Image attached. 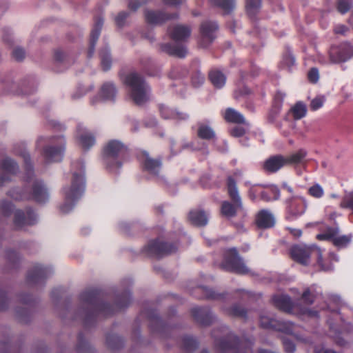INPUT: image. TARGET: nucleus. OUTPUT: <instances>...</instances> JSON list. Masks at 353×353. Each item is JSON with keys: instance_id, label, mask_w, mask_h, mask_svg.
<instances>
[{"instance_id": "nucleus-1", "label": "nucleus", "mask_w": 353, "mask_h": 353, "mask_svg": "<svg viewBox=\"0 0 353 353\" xmlns=\"http://www.w3.org/2000/svg\"><path fill=\"white\" fill-rule=\"evenodd\" d=\"M72 180L70 185L63 188L64 203L61 206L63 213H68L73 208L76 201L80 198L84 191V167L81 161L72 165Z\"/></svg>"}, {"instance_id": "nucleus-2", "label": "nucleus", "mask_w": 353, "mask_h": 353, "mask_svg": "<svg viewBox=\"0 0 353 353\" xmlns=\"http://www.w3.org/2000/svg\"><path fill=\"white\" fill-rule=\"evenodd\" d=\"M23 157L26 164V173L24 180L28 181L32 186L31 195L26 193H20L16 190H12L8 192V195L15 200L26 199L32 197L39 203H44L48 200L49 194L47 189L41 182L34 179L32 166L29 164L30 155L24 152Z\"/></svg>"}, {"instance_id": "nucleus-3", "label": "nucleus", "mask_w": 353, "mask_h": 353, "mask_svg": "<svg viewBox=\"0 0 353 353\" xmlns=\"http://www.w3.org/2000/svg\"><path fill=\"white\" fill-rule=\"evenodd\" d=\"M290 254L295 261L304 265L310 263L311 256H315L322 270L328 271L333 268L330 263L323 262L322 252L319 248L314 245H295L291 248Z\"/></svg>"}, {"instance_id": "nucleus-4", "label": "nucleus", "mask_w": 353, "mask_h": 353, "mask_svg": "<svg viewBox=\"0 0 353 353\" xmlns=\"http://www.w3.org/2000/svg\"><path fill=\"white\" fill-rule=\"evenodd\" d=\"M65 141L62 137L57 139L40 137L37 141V148L43 149V157L46 163L60 161L63 155Z\"/></svg>"}, {"instance_id": "nucleus-5", "label": "nucleus", "mask_w": 353, "mask_h": 353, "mask_svg": "<svg viewBox=\"0 0 353 353\" xmlns=\"http://www.w3.org/2000/svg\"><path fill=\"white\" fill-rule=\"evenodd\" d=\"M124 83L128 88L130 99L136 104L141 105L148 100L149 88L140 74L137 72L128 74L124 79Z\"/></svg>"}, {"instance_id": "nucleus-6", "label": "nucleus", "mask_w": 353, "mask_h": 353, "mask_svg": "<svg viewBox=\"0 0 353 353\" xmlns=\"http://www.w3.org/2000/svg\"><path fill=\"white\" fill-rule=\"evenodd\" d=\"M227 188L228 194L234 203H231L228 201H223L221 211L224 216L231 218L234 216L236 214L242 209V202L236 187V183L231 176L228 178Z\"/></svg>"}, {"instance_id": "nucleus-7", "label": "nucleus", "mask_w": 353, "mask_h": 353, "mask_svg": "<svg viewBox=\"0 0 353 353\" xmlns=\"http://www.w3.org/2000/svg\"><path fill=\"white\" fill-rule=\"evenodd\" d=\"M223 268L237 274H243L248 272V268L238 255L235 248L229 250L226 253Z\"/></svg>"}, {"instance_id": "nucleus-8", "label": "nucleus", "mask_w": 353, "mask_h": 353, "mask_svg": "<svg viewBox=\"0 0 353 353\" xmlns=\"http://www.w3.org/2000/svg\"><path fill=\"white\" fill-rule=\"evenodd\" d=\"M126 151L125 146L119 141H110L103 149L104 161L110 168H113L110 162L123 155Z\"/></svg>"}, {"instance_id": "nucleus-9", "label": "nucleus", "mask_w": 353, "mask_h": 353, "mask_svg": "<svg viewBox=\"0 0 353 353\" xmlns=\"http://www.w3.org/2000/svg\"><path fill=\"white\" fill-rule=\"evenodd\" d=\"M289 216L295 219L303 214L307 208V202L301 195H293L285 201Z\"/></svg>"}, {"instance_id": "nucleus-10", "label": "nucleus", "mask_w": 353, "mask_h": 353, "mask_svg": "<svg viewBox=\"0 0 353 353\" xmlns=\"http://www.w3.org/2000/svg\"><path fill=\"white\" fill-rule=\"evenodd\" d=\"M353 55V47L349 43H341L339 46H333L330 50V59L333 63L344 62Z\"/></svg>"}, {"instance_id": "nucleus-11", "label": "nucleus", "mask_w": 353, "mask_h": 353, "mask_svg": "<svg viewBox=\"0 0 353 353\" xmlns=\"http://www.w3.org/2000/svg\"><path fill=\"white\" fill-rule=\"evenodd\" d=\"M18 170L17 163L8 157L0 161V186H3L11 179V175Z\"/></svg>"}, {"instance_id": "nucleus-12", "label": "nucleus", "mask_w": 353, "mask_h": 353, "mask_svg": "<svg viewBox=\"0 0 353 353\" xmlns=\"http://www.w3.org/2000/svg\"><path fill=\"white\" fill-rule=\"evenodd\" d=\"M191 32V27L185 24H176L170 26L168 30L170 37L179 43L186 42L190 37Z\"/></svg>"}, {"instance_id": "nucleus-13", "label": "nucleus", "mask_w": 353, "mask_h": 353, "mask_svg": "<svg viewBox=\"0 0 353 353\" xmlns=\"http://www.w3.org/2000/svg\"><path fill=\"white\" fill-rule=\"evenodd\" d=\"M14 223L17 228L33 225L37 220V215L30 209L26 211L17 210L14 211Z\"/></svg>"}, {"instance_id": "nucleus-14", "label": "nucleus", "mask_w": 353, "mask_h": 353, "mask_svg": "<svg viewBox=\"0 0 353 353\" xmlns=\"http://www.w3.org/2000/svg\"><path fill=\"white\" fill-rule=\"evenodd\" d=\"M217 28L216 23L212 21H205L201 25V46L206 47L214 39Z\"/></svg>"}, {"instance_id": "nucleus-15", "label": "nucleus", "mask_w": 353, "mask_h": 353, "mask_svg": "<svg viewBox=\"0 0 353 353\" xmlns=\"http://www.w3.org/2000/svg\"><path fill=\"white\" fill-rule=\"evenodd\" d=\"M148 249L151 254L161 256L174 252L176 250V247L172 244L157 241L150 242L148 245Z\"/></svg>"}, {"instance_id": "nucleus-16", "label": "nucleus", "mask_w": 353, "mask_h": 353, "mask_svg": "<svg viewBox=\"0 0 353 353\" xmlns=\"http://www.w3.org/2000/svg\"><path fill=\"white\" fill-rule=\"evenodd\" d=\"M178 14H167L163 12H156L154 10H147L145 11V19L147 23L150 24H160L169 19H176Z\"/></svg>"}, {"instance_id": "nucleus-17", "label": "nucleus", "mask_w": 353, "mask_h": 353, "mask_svg": "<svg viewBox=\"0 0 353 353\" xmlns=\"http://www.w3.org/2000/svg\"><path fill=\"white\" fill-rule=\"evenodd\" d=\"M139 161L144 169L150 174L157 176L159 174L161 165L159 161L150 158L149 154L145 152L140 154Z\"/></svg>"}, {"instance_id": "nucleus-18", "label": "nucleus", "mask_w": 353, "mask_h": 353, "mask_svg": "<svg viewBox=\"0 0 353 353\" xmlns=\"http://www.w3.org/2000/svg\"><path fill=\"white\" fill-rule=\"evenodd\" d=\"M77 138L79 145L84 150H88L95 143L94 135L81 126L78 128Z\"/></svg>"}, {"instance_id": "nucleus-19", "label": "nucleus", "mask_w": 353, "mask_h": 353, "mask_svg": "<svg viewBox=\"0 0 353 353\" xmlns=\"http://www.w3.org/2000/svg\"><path fill=\"white\" fill-rule=\"evenodd\" d=\"M272 301L276 307L285 312H291L294 306L290 301V297L285 294L275 295L272 298Z\"/></svg>"}, {"instance_id": "nucleus-20", "label": "nucleus", "mask_w": 353, "mask_h": 353, "mask_svg": "<svg viewBox=\"0 0 353 353\" xmlns=\"http://www.w3.org/2000/svg\"><path fill=\"white\" fill-rule=\"evenodd\" d=\"M285 165V157L277 155L268 159L265 163L264 168L268 172H274Z\"/></svg>"}, {"instance_id": "nucleus-21", "label": "nucleus", "mask_w": 353, "mask_h": 353, "mask_svg": "<svg viewBox=\"0 0 353 353\" xmlns=\"http://www.w3.org/2000/svg\"><path fill=\"white\" fill-rule=\"evenodd\" d=\"M256 223L259 228H271L274 225V218L268 211L261 210L257 215Z\"/></svg>"}, {"instance_id": "nucleus-22", "label": "nucleus", "mask_w": 353, "mask_h": 353, "mask_svg": "<svg viewBox=\"0 0 353 353\" xmlns=\"http://www.w3.org/2000/svg\"><path fill=\"white\" fill-rule=\"evenodd\" d=\"M161 50L173 56L184 57L187 50L183 45L173 46L170 43H164L161 46Z\"/></svg>"}, {"instance_id": "nucleus-23", "label": "nucleus", "mask_w": 353, "mask_h": 353, "mask_svg": "<svg viewBox=\"0 0 353 353\" xmlns=\"http://www.w3.org/2000/svg\"><path fill=\"white\" fill-rule=\"evenodd\" d=\"M189 219L194 225L198 226H204L208 221L207 214L204 211L199 210L190 211Z\"/></svg>"}, {"instance_id": "nucleus-24", "label": "nucleus", "mask_w": 353, "mask_h": 353, "mask_svg": "<svg viewBox=\"0 0 353 353\" xmlns=\"http://www.w3.org/2000/svg\"><path fill=\"white\" fill-rule=\"evenodd\" d=\"M117 94V89L112 83L107 82L101 86L99 95L104 101H113Z\"/></svg>"}, {"instance_id": "nucleus-25", "label": "nucleus", "mask_w": 353, "mask_h": 353, "mask_svg": "<svg viewBox=\"0 0 353 353\" xmlns=\"http://www.w3.org/2000/svg\"><path fill=\"white\" fill-rule=\"evenodd\" d=\"M159 110L161 115L163 118L168 119H186L188 118V114L185 113L174 112L171 110L169 107L161 105L159 106Z\"/></svg>"}, {"instance_id": "nucleus-26", "label": "nucleus", "mask_w": 353, "mask_h": 353, "mask_svg": "<svg viewBox=\"0 0 353 353\" xmlns=\"http://www.w3.org/2000/svg\"><path fill=\"white\" fill-rule=\"evenodd\" d=\"M224 119L230 123H243L249 126L244 119L243 116L236 110L232 108H228L224 114Z\"/></svg>"}, {"instance_id": "nucleus-27", "label": "nucleus", "mask_w": 353, "mask_h": 353, "mask_svg": "<svg viewBox=\"0 0 353 353\" xmlns=\"http://www.w3.org/2000/svg\"><path fill=\"white\" fill-rule=\"evenodd\" d=\"M213 6L220 8L224 12L230 13L235 7V0H210Z\"/></svg>"}, {"instance_id": "nucleus-28", "label": "nucleus", "mask_w": 353, "mask_h": 353, "mask_svg": "<svg viewBox=\"0 0 353 353\" xmlns=\"http://www.w3.org/2000/svg\"><path fill=\"white\" fill-rule=\"evenodd\" d=\"M307 156V152L304 150H299L296 152L285 157V164H298L302 163Z\"/></svg>"}, {"instance_id": "nucleus-29", "label": "nucleus", "mask_w": 353, "mask_h": 353, "mask_svg": "<svg viewBox=\"0 0 353 353\" xmlns=\"http://www.w3.org/2000/svg\"><path fill=\"white\" fill-rule=\"evenodd\" d=\"M103 24V18H98L94 22V27L90 33V45L92 50H93L94 46L98 40Z\"/></svg>"}, {"instance_id": "nucleus-30", "label": "nucleus", "mask_w": 353, "mask_h": 353, "mask_svg": "<svg viewBox=\"0 0 353 353\" xmlns=\"http://www.w3.org/2000/svg\"><path fill=\"white\" fill-rule=\"evenodd\" d=\"M210 79L214 87L222 88L226 81L225 76L219 70H213L210 73Z\"/></svg>"}, {"instance_id": "nucleus-31", "label": "nucleus", "mask_w": 353, "mask_h": 353, "mask_svg": "<svg viewBox=\"0 0 353 353\" xmlns=\"http://www.w3.org/2000/svg\"><path fill=\"white\" fill-rule=\"evenodd\" d=\"M50 273V270L48 268L42 266L37 265L34 267V269L29 276L28 279L32 281H37L39 279H43L47 276L48 274Z\"/></svg>"}, {"instance_id": "nucleus-32", "label": "nucleus", "mask_w": 353, "mask_h": 353, "mask_svg": "<svg viewBox=\"0 0 353 353\" xmlns=\"http://www.w3.org/2000/svg\"><path fill=\"white\" fill-rule=\"evenodd\" d=\"M198 136L203 139H211L215 137V133L208 125L201 124L198 129Z\"/></svg>"}, {"instance_id": "nucleus-33", "label": "nucleus", "mask_w": 353, "mask_h": 353, "mask_svg": "<svg viewBox=\"0 0 353 353\" xmlns=\"http://www.w3.org/2000/svg\"><path fill=\"white\" fill-rule=\"evenodd\" d=\"M340 207L350 210L352 214H353V191L347 192L344 195L340 203Z\"/></svg>"}, {"instance_id": "nucleus-34", "label": "nucleus", "mask_w": 353, "mask_h": 353, "mask_svg": "<svg viewBox=\"0 0 353 353\" xmlns=\"http://www.w3.org/2000/svg\"><path fill=\"white\" fill-rule=\"evenodd\" d=\"M261 0H246V10L249 15H254L260 9Z\"/></svg>"}, {"instance_id": "nucleus-35", "label": "nucleus", "mask_w": 353, "mask_h": 353, "mask_svg": "<svg viewBox=\"0 0 353 353\" xmlns=\"http://www.w3.org/2000/svg\"><path fill=\"white\" fill-rule=\"evenodd\" d=\"M101 67L104 71L108 70L112 64V60L110 51L108 48L104 49L101 52Z\"/></svg>"}, {"instance_id": "nucleus-36", "label": "nucleus", "mask_w": 353, "mask_h": 353, "mask_svg": "<svg viewBox=\"0 0 353 353\" xmlns=\"http://www.w3.org/2000/svg\"><path fill=\"white\" fill-rule=\"evenodd\" d=\"M306 111L307 110L305 105L301 103H296L292 108V112L295 119H300L305 117L306 114Z\"/></svg>"}, {"instance_id": "nucleus-37", "label": "nucleus", "mask_w": 353, "mask_h": 353, "mask_svg": "<svg viewBox=\"0 0 353 353\" xmlns=\"http://www.w3.org/2000/svg\"><path fill=\"white\" fill-rule=\"evenodd\" d=\"M339 234V229L337 228L327 229L326 232L317 234L316 239L321 241L330 240Z\"/></svg>"}, {"instance_id": "nucleus-38", "label": "nucleus", "mask_w": 353, "mask_h": 353, "mask_svg": "<svg viewBox=\"0 0 353 353\" xmlns=\"http://www.w3.org/2000/svg\"><path fill=\"white\" fill-rule=\"evenodd\" d=\"M351 241L350 236H338V234L332 238V241L334 244L340 248H343L346 246Z\"/></svg>"}, {"instance_id": "nucleus-39", "label": "nucleus", "mask_w": 353, "mask_h": 353, "mask_svg": "<svg viewBox=\"0 0 353 353\" xmlns=\"http://www.w3.org/2000/svg\"><path fill=\"white\" fill-rule=\"evenodd\" d=\"M295 64V59L291 54H285L281 63V67L290 70L292 67Z\"/></svg>"}, {"instance_id": "nucleus-40", "label": "nucleus", "mask_w": 353, "mask_h": 353, "mask_svg": "<svg viewBox=\"0 0 353 353\" xmlns=\"http://www.w3.org/2000/svg\"><path fill=\"white\" fill-rule=\"evenodd\" d=\"M260 325L264 328H277L276 321L268 316H261Z\"/></svg>"}, {"instance_id": "nucleus-41", "label": "nucleus", "mask_w": 353, "mask_h": 353, "mask_svg": "<svg viewBox=\"0 0 353 353\" xmlns=\"http://www.w3.org/2000/svg\"><path fill=\"white\" fill-rule=\"evenodd\" d=\"M308 192L311 196L315 198H321L324 194L323 188L319 184L310 187Z\"/></svg>"}, {"instance_id": "nucleus-42", "label": "nucleus", "mask_w": 353, "mask_h": 353, "mask_svg": "<svg viewBox=\"0 0 353 353\" xmlns=\"http://www.w3.org/2000/svg\"><path fill=\"white\" fill-rule=\"evenodd\" d=\"M352 7V2L349 0H339L338 10L339 12L344 14L347 12Z\"/></svg>"}, {"instance_id": "nucleus-43", "label": "nucleus", "mask_w": 353, "mask_h": 353, "mask_svg": "<svg viewBox=\"0 0 353 353\" xmlns=\"http://www.w3.org/2000/svg\"><path fill=\"white\" fill-rule=\"evenodd\" d=\"M324 101V97H317L312 100L310 103V108L312 110H316L323 106Z\"/></svg>"}, {"instance_id": "nucleus-44", "label": "nucleus", "mask_w": 353, "mask_h": 353, "mask_svg": "<svg viewBox=\"0 0 353 353\" xmlns=\"http://www.w3.org/2000/svg\"><path fill=\"white\" fill-rule=\"evenodd\" d=\"M12 57L18 61L23 60L26 55L25 50L20 47L14 48L12 50Z\"/></svg>"}, {"instance_id": "nucleus-45", "label": "nucleus", "mask_w": 353, "mask_h": 353, "mask_svg": "<svg viewBox=\"0 0 353 353\" xmlns=\"http://www.w3.org/2000/svg\"><path fill=\"white\" fill-rule=\"evenodd\" d=\"M12 83V80L10 77H8L5 74H0V85H2L3 88L9 90Z\"/></svg>"}, {"instance_id": "nucleus-46", "label": "nucleus", "mask_w": 353, "mask_h": 353, "mask_svg": "<svg viewBox=\"0 0 353 353\" xmlns=\"http://www.w3.org/2000/svg\"><path fill=\"white\" fill-rule=\"evenodd\" d=\"M192 314L194 315V318L198 321H200L201 323H203V315L204 314L205 312L203 308L201 307H194L192 310Z\"/></svg>"}, {"instance_id": "nucleus-47", "label": "nucleus", "mask_w": 353, "mask_h": 353, "mask_svg": "<svg viewBox=\"0 0 353 353\" xmlns=\"http://www.w3.org/2000/svg\"><path fill=\"white\" fill-rule=\"evenodd\" d=\"M308 79L312 83H316L318 81L319 78V71L316 68H312L308 72Z\"/></svg>"}, {"instance_id": "nucleus-48", "label": "nucleus", "mask_w": 353, "mask_h": 353, "mask_svg": "<svg viewBox=\"0 0 353 353\" xmlns=\"http://www.w3.org/2000/svg\"><path fill=\"white\" fill-rule=\"evenodd\" d=\"M128 17V13L125 12H122L118 14V15L115 18V22L117 25L119 27H121L124 24V21Z\"/></svg>"}, {"instance_id": "nucleus-49", "label": "nucleus", "mask_w": 353, "mask_h": 353, "mask_svg": "<svg viewBox=\"0 0 353 353\" xmlns=\"http://www.w3.org/2000/svg\"><path fill=\"white\" fill-rule=\"evenodd\" d=\"M283 343L284 348L287 352L292 353L294 352L295 345L290 340L284 339Z\"/></svg>"}, {"instance_id": "nucleus-50", "label": "nucleus", "mask_w": 353, "mask_h": 353, "mask_svg": "<svg viewBox=\"0 0 353 353\" xmlns=\"http://www.w3.org/2000/svg\"><path fill=\"white\" fill-rule=\"evenodd\" d=\"M205 78L201 73H197L192 77V82L194 86H199L204 82Z\"/></svg>"}, {"instance_id": "nucleus-51", "label": "nucleus", "mask_w": 353, "mask_h": 353, "mask_svg": "<svg viewBox=\"0 0 353 353\" xmlns=\"http://www.w3.org/2000/svg\"><path fill=\"white\" fill-rule=\"evenodd\" d=\"M245 132V130L242 127H235L231 130V134L236 137L243 136Z\"/></svg>"}, {"instance_id": "nucleus-52", "label": "nucleus", "mask_w": 353, "mask_h": 353, "mask_svg": "<svg viewBox=\"0 0 353 353\" xmlns=\"http://www.w3.org/2000/svg\"><path fill=\"white\" fill-rule=\"evenodd\" d=\"M310 296H312V294L310 290H307L303 292L302 299L306 304H312L313 303V298L310 299Z\"/></svg>"}, {"instance_id": "nucleus-53", "label": "nucleus", "mask_w": 353, "mask_h": 353, "mask_svg": "<svg viewBox=\"0 0 353 353\" xmlns=\"http://www.w3.org/2000/svg\"><path fill=\"white\" fill-rule=\"evenodd\" d=\"M270 194H272V200H277L280 197V191L276 186L272 185L269 188Z\"/></svg>"}, {"instance_id": "nucleus-54", "label": "nucleus", "mask_w": 353, "mask_h": 353, "mask_svg": "<svg viewBox=\"0 0 353 353\" xmlns=\"http://www.w3.org/2000/svg\"><path fill=\"white\" fill-rule=\"evenodd\" d=\"M251 93V90L248 87H244L242 90H236L234 92L235 98H239L241 96L248 95Z\"/></svg>"}, {"instance_id": "nucleus-55", "label": "nucleus", "mask_w": 353, "mask_h": 353, "mask_svg": "<svg viewBox=\"0 0 353 353\" xmlns=\"http://www.w3.org/2000/svg\"><path fill=\"white\" fill-rule=\"evenodd\" d=\"M231 313L235 316H243L245 314V311L239 306H234L232 308Z\"/></svg>"}, {"instance_id": "nucleus-56", "label": "nucleus", "mask_w": 353, "mask_h": 353, "mask_svg": "<svg viewBox=\"0 0 353 353\" xmlns=\"http://www.w3.org/2000/svg\"><path fill=\"white\" fill-rule=\"evenodd\" d=\"M143 4V1H137V0H130L129 3H128V6L129 8L135 11L137 10L141 5Z\"/></svg>"}, {"instance_id": "nucleus-57", "label": "nucleus", "mask_w": 353, "mask_h": 353, "mask_svg": "<svg viewBox=\"0 0 353 353\" xmlns=\"http://www.w3.org/2000/svg\"><path fill=\"white\" fill-rule=\"evenodd\" d=\"M347 32V28L343 25H337L334 28L336 34H344Z\"/></svg>"}, {"instance_id": "nucleus-58", "label": "nucleus", "mask_w": 353, "mask_h": 353, "mask_svg": "<svg viewBox=\"0 0 353 353\" xmlns=\"http://www.w3.org/2000/svg\"><path fill=\"white\" fill-rule=\"evenodd\" d=\"M284 97L285 94L281 92H277L276 95L275 100L279 101L276 108V113L279 111L281 108V101L284 98Z\"/></svg>"}, {"instance_id": "nucleus-59", "label": "nucleus", "mask_w": 353, "mask_h": 353, "mask_svg": "<svg viewBox=\"0 0 353 353\" xmlns=\"http://www.w3.org/2000/svg\"><path fill=\"white\" fill-rule=\"evenodd\" d=\"M270 193L267 191L261 192V197L263 200L265 201H272V198L269 195Z\"/></svg>"}, {"instance_id": "nucleus-60", "label": "nucleus", "mask_w": 353, "mask_h": 353, "mask_svg": "<svg viewBox=\"0 0 353 353\" xmlns=\"http://www.w3.org/2000/svg\"><path fill=\"white\" fill-rule=\"evenodd\" d=\"M11 209H12V204L10 203H3L2 205L3 212V213H5V214L6 216L9 215L8 210H11Z\"/></svg>"}, {"instance_id": "nucleus-61", "label": "nucleus", "mask_w": 353, "mask_h": 353, "mask_svg": "<svg viewBox=\"0 0 353 353\" xmlns=\"http://www.w3.org/2000/svg\"><path fill=\"white\" fill-rule=\"evenodd\" d=\"M282 187L287 190V191L291 194V196H292L293 195H296V194H294L292 188L288 185V183H283L282 184Z\"/></svg>"}, {"instance_id": "nucleus-62", "label": "nucleus", "mask_w": 353, "mask_h": 353, "mask_svg": "<svg viewBox=\"0 0 353 353\" xmlns=\"http://www.w3.org/2000/svg\"><path fill=\"white\" fill-rule=\"evenodd\" d=\"M64 57V54L61 51H57L54 54V59L57 61H62Z\"/></svg>"}, {"instance_id": "nucleus-63", "label": "nucleus", "mask_w": 353, "mask_h": 353, "mask_svg": "<svg viewBox=\"0 0 353 353\" xmlns=\"http://www.w3.org/2000/svg\"><path fill=\"white\" fill-rule=\"evenodd\" d=\"M291 234L295 237H299L301 236L302 232L299 229H290Z\"/></svg>"}, {"instance_id": "nucleus-64", "label": "nucleus", "mask_w": 353, "mask_h": 353, "mask_svg": "<svg viewBox=\"0 0 353 353\" xmlns=\"http://www.w3.org/2000/svg\"><path fill=\"white\" fill-rule=\"evenodd\" d=\"M334 341L340 346H344L346 344V342L340 336H336Z\"/></svg>"}]
</instances>
